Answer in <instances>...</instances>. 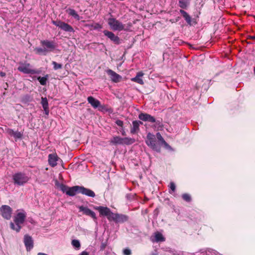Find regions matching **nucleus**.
Masks as SVG:
<instances>
[{
    "label": "nucleus",
    "instance_id": "obj_1",
    "mask_svg": "<svg viewBox=\"0 0 255 255\" xmlns=\"http://www.w3.org/2000/svg\"><path fill=\"white\" fill-rule=\"evenodd\" d=\"M26 216V213L23 210H18L17 213L14 217L13 222L10 223V229L18 233L25 220Z\"/></svg>",
    "mask_w": 255,
    "mask_h": 255
},
{
    "label": "nucleus",
    "instance_id": "obj_2",
    "mask_svg": "<svg viewBox=\"0 0 255 255\" xmlns=\"http://www.w3.org/2000/svg\"><path fill=\"white\" fill-rule=\"evenodd\" d=\"M40 44L43 47H36L34 51L38 54L46 55L48 53L53 51L56 47V44L54 41L49 40H42Z\"/></svg>",
    "mask_w": 255,
    "mask_h": 255
},
{
    "label": "nucleus",
    "instance_id": "obj_3",
    "mask_svg": "<svg viewBox=\"0 0 255 255\" xmlns=\"http://www.w3.org/2000/svg\"><path fill=\"white\" fill-rule=\"evenodd\" d=\"M12 180L14 185L23 186L28 182L29 177L24 172H17L12 175Z\"/></svg>",
    "mask_w": 255,
    "mask_h": 255
},
{
    "label": "nucleus",
    "instance_id": "obj_4",
    "mask_svg": "<svg viewBox=\"0 0 255 255\" xmlns=\"http://www.w3.org/2000/svg\"><path fill=\"white\" fill-rule=\"evenodd\" d=\"M17 70L25 74H38L40 73V70L33 69L31 65L26 61L19 62Z\"/></svg>",
    "mask_w": 255,
    "mask_h": 255
},
{
    "label": "nucleus",
    "instance_id": "obj_5",
    "mask_svg": "<svg viewBox=\"0 0 255 255\" xmlns=\"http://www.w3.org/2000/svg\"><path fill=\"white\" fill-rule=\"evenodd\" d=\"M145 143L153 150L158 152L160 151V146L157 142L155 136L153 134L150 132L147 133Z\"/></svg>",
    "mask_w": 255,
    "mask_h": 255
},
{
    "label": "nucleus",
    "instance_id": "obj_6",
    "mask_svg": "<svg viewBox=\"0 0 255 255\" xmlns=\"http://www.w3.org/2000/svg\"><path fill=\"white\" fill-rule=\"evenodd\" d=\"M108 22L111 29L113 30L121 31L124 29V25L115 18H109Z\"/></svg>",
    "mask_w": 255,
    "mask_h": 255
},
{
    "label": "nucleus",
    "instance_id": "obj_7",
    "mask_svg": "<svg viewBox=\"0 0 255 255\" xmlns=\"http://www.w3.org/2000/svg\"><path fill=\"white\" fill-rule=\"evenodd\" d=\"M52 23L65 32H74L73 28L70 25L65 22L61 20H53Z\"/></svg>",
    "mask_w": 255,
    "mask_h": 255
},
{
    "label": "nucleus",
    "instance_id": "obj_8",
    "mask_svg": "<svg viewBox=\"0 0 255 255\" xmlns=\"http://www.w3.org/2000/svg\"><path fill=\"white\" fill-rule=\"evenodd\" d=\"M95 209L99 212L101 216H106L109 221L111 220L112 214H113V213L111 212L110 209L107 207L103 206H98L95 207Z\"/></svg>",
    "mask_w": 255,
    "mask_h": 255
},
{
    "label": "nucleus",
    "instance_id": "obj_9",
    "mask_svg": "<svg viewBox=\"0 0 255 255\" xmlns=\"http://www.w3.org/2000/svg\"><path fill=\"white\" fill-rule=\"evenodd\" d=\"M0 212L3 218L9 220L11 217L12 209L8 205H2L0 208Z\"/></svg>",
    "mask_w": 255,
    "mask_h": 255
},
{
    "label": "nucleus",
    "instance_id": "obj_10",
    "mask_svg": "<svg viewBox=\"0 0 255 255\" xmlns=\"http://www.w3.org/2000/svg\"><path fill=\"white\" fill-rule=\"evenodd\" d=\"M111 217V220L116 223H124L127 221L128 219V216L118 213H113V214H112Z\"/></svg>",
    "mask_w": 255,
    "mask_h": 255
},
{
    "label": "nucleus",
    "instance_id": "obj_11",
    "mask_svg": "<svg viewBox=\"0 0 255 255\" xmlns=\"http://www.w3.org/2000/svg\"><path fill=\"white\" fill-rule=\"evenodd\" d=\"M80 212H82L83 213L86 215L90 216L94 220H96L97 219V217L96 216V214L95 212L87 207H85L84 206H80L78 207Z\"/></svg>",
    "mask_w": 255,
    "mask_h": 255
},
{
    "label": "nucleus",
    "instance_id": "obj_12",
    "mask_svg": "<svg viewBox=\"0 0 255 255\" xmlns=\"http://www.w3.org/2000/svg\"><path fill=\"white\" fill-rule=\"evenodd\" d=\"M107 73L110 76L111 80L114 83H118L122 79V77L121 75L116 73L111 69H108L106 71Z\"/></svg>",
    "mask_w": 255,
    "mask_h": 255
},
{
    "label": "nucleus",
    "instance_id": "obj_13",
    "mask_svg": "<svg viewBox=\"0 0 255 255\" xmlns=\"http://www.w3.org/2000/svg\"><path fill=\"white\" fill-rule=\"evenodd\" d=\"M23 242L27 251H30L33 248V240L30 236L28 235H24Z\"/></svg>",
    "mask_w": 255,
    "mask_h": 255
},
{
    "label": "nucleus",
    "instance_id": "obj_14",
    "mask_svg": "<svg viewBox=\"0 0 255 255\" xmlns=\"http://www.w3.org/2000/svg\"><path fill=\"white\" fill-rule=\"evenodd\" d=\"M138 119L144 122H148L151 123H154L155 122V119L150 115L146 113H141L138 115Z\"/></svg>",
    "mask_w": 255,
    "mask_h": 255
},
{
    "label": "nucleus",
    "instance_id": "obj_15",
    "mask_svg": "<svg viewBox=\"0 0 255 255\" xmlns=\"http://www.w3.org/2000/svg\"><path fill=\"white\" fill-rule=\"evenodd\" d=\"M103 33L104 35L107 36L111 41L116 44H119L120 43V38L116 35L113 32L108 30H104Z\"/></svg>",
    "mask_w": 255,
    "mask_h": 255
},
{
    "label": "nucleus",
    "instance_id": "obj_16",
    "mask_svg": "<svg viewBox=\"0 0 255 255\" xmlns=\"http://www.w3.org/2000/svg\"><path fill=\"white\" fill-rule=\"evenodd\" d=\"M6 133L10 136L13 137L16 141L17 139H21L23 135V133L22 132L17 130L14 131L11 128H7L6 129Z\"/></svg>",
    "mask_w": 255,
    "mask_h": 255
},
{
    "label": "nucleus",
    "instance_id": "obj_17",
    "mask_svg": "<svg viewBox=\"0 0 255 255\" xmlns=\"http://www.w3.org/2000/svg\"><path fill=\"white\" fill-rule=\"evenodd\" d=\"M60 158L56 153L49 154L48 155V163L52 167L57 165V161Z\"/></svg>",
    "mask_w": 255,
    "mask_h": 255
},
{
    "label": "nucleus",
    "instance_id": "obj_18",
    "mask_svg": "<svg viewBox=\"0 0 255 255\" xmlns=\"http://www.w3.org/2000/svg\"><path fill=\"white\" fill-rule=\"evenodd\" d=\"M194 255H218V253L215 250L208 249H202L200 252L196 253Z\"/></svg>",
    "mask_w": 255,
    "mask_h": 255
},
{
    "label": "nucleus",
    "instance_id": "obj_19",
    "mask_svg": "<svg viewBox=\"0 0 255 255\" xmlns=\"http://www.w3.org/2000/svg\"><path fill=\"white\" fill-rule=\"evenodd\" d=\"M79 193L90 197H94L95 196V194L94 191L83 186H80Z\"/></svg>",
    "mask_w": 255,
    "mask_h": 255
},
{
    "label": "nucleus",
    "instance_id": "obj_20",
    "mask_svg": "<svg viewBox=\"0 0 255 255\" xmlns=\"http://www.w3.org/2000/svg\"><path fill=\"white\" fill-rule=\"evenodd\" d=\"M80 186H74L72 187H68L66 191V194L70 196H75L77 193H79Z\"/></svg>",
    "mask_w": 255,
    "mask_h": 255
},
{
    "label": "nucleus",
    "instance_id": "obj_21",
    "mask_svg": "<svg viewBox=\"0 0 255 255\" xmlns=\"http://www.w3.org/2000/svg\"><path fill=\"white\" fill-rule=\"evenodd\" d=\"M143 123L140 121H134L132 123V128L130 129V133L134 134L137 132L139 130V126Z\"/></svg>",
    "mask_w": 255,
    "mask_h": 255
},
{
    "label": "nucleus",
    "instance_id": "obj_22",
    "mask_svg": "<svg viewBox=\"0 0 255 255\" xmlns=\"http://www.w3.org/2000/svg\"><path fill=\"white\" fill-rule=\"evenodd\" d=\"M150 240L152 242H160L165 241V238L163 237L162 234L159 232H156L153 236L151 237Z\"/></svg>",
    "mask_w": 255,
    "mask_h": 255
},
{
    "label": "nucleus",
    "instance_id": "obj_23",
    "mask_svg": "<svg viewBox=\"0 0 255 255\" xmlns=\"http://www.w3.org/2000/svg\"><path fill=\"white\" fill-rule=\"evenodd\" d=\"M87 101L89 104L95 109L101 106L100 102L92 96L88 97Z\"/></svg>",
    "mask_w": 255,
    "mask_h": 255
},
{
    "label": "nucleus",
    "instance_id": "obj_24",
    "mask_svg": "<svg viewBox=\"0 0 255 255\" xmlns=\"http://www.w3.org/2000/svg\"><path fill=\"white\" fill-rule=\"evenodd\" d=\"M179 12L182 14L183 17L187 22V23L190 25H192V17L190 15L184 10L180 9Z\"/></svg>",
    "mask_w": 255,
    "mask_h": 255
},
{
    "label": "nucleus",
    "instance_id": "obj_25",
    "mask_svg": "<svg viewBox=\"0 0 255 255\" xmlns=\"http://www.w3.org/2000/svg\"><path fill=\"white\" fill-rule=\"evenodd\" d=\"M143 73L142 72H138L135 77L131 78V80L133 82L137 83L140 85L144 84L143 81L141 77L143 76Z\"/></svg>",
    "mask_w": 255,
    "mask_h": 255
},
{
    "label": "nucleus",
    "instance_id": "obj_26",
    "mask_svg": "<svg viewBox=\"0 0 255 255\" xmlns=\"http://www.w3.org/2000/svg\"><path fill=\"white\" fill-rule=\"evenodd\" d=\"M123 138L119 136H114L110 140L111 144L113 145H123Z\"/></svg>",
    "mask_w": 255,
    "mask_h": 255
},
{
    "label": "nucleus",
    "instance_id": "obj_27",
    "mask_svg": "<svg viewBox=\"0 0 255 255\" xmlns=\"http://www.w3.org/2000/svg\"><path fill=\"white\" fill-rule=\"evenodd\" d=\"M67 12L71 16L73 17L77 20L81 19V17L78 15L75 10L71 8H69L66 10Z\"/></svg>",
    "mask_w": 255,
    "mask_h": 255
},
{
    "label": "nucleus",
    "instance_id": "obj_28",
    "mask_svg": "<svg viewBox=\"0 0 255 255\" xmlns=\"http://www.w3.org/2000/svg\"><path fill=\"white\" fill-rule=\"evenodd\" d=\"M189 0H179L178 2L179 6L181 9H187L189 5Z\"/></svg>",
    "mask_w": 255,
    "mask_h": 255
},
{
    "label": "nucleus",
    "instance_id": "obj_29",
    "mask_svg": "<svg viewBox=\"0 0 255 255\" xmlns=\"http://www.w3.org/2000/svg\"><path fill=\"white\" fill-rule=\"evenodd\" d=\"M55 186L57 188L59 189L61 191H62L63 193H66L67 191L68 187L66 185L59 183L57 180L55 181Z\"/></svg>",
    "mask_w": 255,
    "mask_h": 255
},
{
    "label": "nucleus",
    "instance_id": "obj_30",
    "mask_svg": "<svg viewBox=\"0 0 255 255\" xmlns=\"http://www.w3.org/2000/svg\"><path fill=\"white\" fill-rule=\"evenodd\" d=\"M49 76L48 74H46L44 77H38L37 78V80L40 82L41 85L44 86L46 84L47 81L48 79Z\"/></svg>",
    "mask_w": 255,
    "mask_h": 255
},
{
    "label": "nucleus",
    "instance_id": "obj_31",
    "mask_svg": "<svg viewBox=\"0 0 255 255\" xmlns=\"http://www.w3.org/2000/svg\"><path fill=\"white\" fill-rule=\"evenodd\" d=\"M135 139L131 137H124L123 138V144L130 145L134 143Z\"/></svg>",
    "mask_w": 255,
    "mask_h": 255
},
{
    "label": "nucleus",
    "instance_id": "obj_32",
    "mask_svg": "<svg viewBox=\"0 0 255 255\" xmlns=\"http://www.w3.org/2000/svg\"><path fill=\"white\" fill-rule=\"evenodd\" d=\"M72 246L76 250H79L81 247V244L78 240L74 239L71 242Z\"/></svg>",
    "mask_w": 255,
    "mask_h": 255
},
{
    "label": "nucleus",
    "instance_id": "obj_33",
    "mask_svg": "<svg viewBox=\"0 0 255 255\" xmlns=\"http://www.w3.org/2000/svg\"><path fill=\"white\" fill-rule=\"evenodd\" d=\"M86 26L92 28L94 30L100 29L102 28V26L98 23H94L92 24H88L86 25Z\"/></svg>",
    "mask_w": 255,
    "mask_h": 255
},
{
    "label": "nucleus",
    "instance_id": "obj_34",
    "mask_svg": "<svg viewBox=\"0 0 255 255\" xmlns=\"http://www.w3.org/2000/svg\"><path fill=\"white\" fill-rule=\"evenodd\" d=\"M169 187V193L170 194H172L173 193L175 192L176 190V185L173 182H170Z\"/></svg>",
    "mask_w": 255,
    "mask_h": 255
},
{
    "label": "nucleus",
    "instance_id": "obj_35",
    "mask_svg": "<svg viewBox=\"0 0 255 255\" xmlns=\"http://www.w3.org/2000/svg\"><path fill=\"white\" fill-rule=\"evenodd\" d=\"M32 101V98L29 95H26L22 97L21 102L24 104H27Z\"/></svg>",
    "mask_w": 255,
    "mask_h": 255
},
{
    "label": "nucleus",
    "instance_id": "obj_36",
    "mask_svg": "<svg viewBox=\"0 0 255 255\" xmlns=\"http://www.w3.org/2000/svg\"><path fill=\"white\" fill-rule=\"evenodd\" d=\"M156 135L158 142V144L160 146L165 141L159 132H157Z\"/></svg>",
    "mask_w": 255,
    "mask_h": 255
},
{
    "label": "nucleus",
    "instance_id": "obj_37",
    "mask_svg": "<svg viewBox=\"0 0 255 255\" xmlns=\"http://www.w3.org/2000/svg\"><path fill=\"white\" fill-rule=\"evenodd\" d=\"M41 104L42 106V108H43V109H45V108H48V102L46 97H42Z\"/></svg>",
    "mask_w": 255,
    "mask_h": 255
},
{
    "label": "nucleus",
    "instance_id": "obj_38",
    "mask_svg": "<svg viewBox=\"0 0 255 255\" xmlns=\"http://www.w3.org/2000/svg\"><path fill=\"white\" fill-rule=\"evenodd\" d=\"M182 198L184 201L187 202H189L191 201V196L187 193L183 194L182 195Z\"/></svg>",
    "mask_w": 255,
    "mask_h": 255
},
{
    "label": "nucleus",
    "instance_id": "obj_39",
    "mask_svg": "<svg viewBox=\"0 0 255 255\" xmlns=\"http://www.w3.org/2000/svg\"><path fill=\"white\" fill-rule=\"evenodd\" d=\"M52 64L53 65V69L55 70L61 69L62 67V65L61 64L57 63L55 61H53L52 62Z\"/></svg>",
    "mask_w": 255,
    "mask_h": 255
},
{
    "label": "nucleus",
    "instance_id": "obj_40",
    "mask_svg": "<svg viewBox=\"0 0 255 255\" xmlns=\"http://www.w3.org/2000/svg\"><path fill=\"white\" fill-rule=\"evenodd\" d=\"M135 195H136L135 194H132V193L128 194L126 195V198L128 200L131 201V200H133L134 199Z\"/></svg>",
    "mask_w": 255,
    "mask_h": 255
},
{
    "label": "nucleus",
    "instance_id": "obj_41",
    "mask_svg": "<svg viewBox=\"0 0 255 255\" xmlns=\"http://www.w3.org/2000/svg\"><path fill=\"white\" fill-rule=\"evenodd\" d=\"M123 254L124 255H131V251L128 248H126L123 250Z\"/></svg>",
    "mask_w": 255,
    "mask_h": 255
},
{
    "label": "nucleus",
    "instance_id": "obj_42",
    "mask_svg": "<svg viewBox=\"0 0 255 255\" xmlns=\"http://www.w3.org/2000/svg\"><path fill=\"white\" fill-rule=\"evenodd\" d=\"M161 145H163L164 146V147L168 150H169L171 151L173 150V149L171 147V146H170L166 141H165V142L163 143Z\"/></svg>",
    "mask_w": 255,
    "mask_h": 255
},
{
    "label": "nucleus",
    "instance_id": "obj_43",
    "mask_svg": "<svg viewBox=\"0 0 255 255\" xmlns=\"http://www.w3.org/2000/svg\"><path fill=\"white\" fill-rule=\"evenodd\" d=\"M116 124L119 127H123L124 125L123 121L118 120L116 121Z\"/></svg>",
    "mask_w": 255,
    "mask_h": 255
},
{
    "label": "nucleus",
    "instance_id": "obj_44",
    "mask_svg": "<svg viewBox=\"0 0 255 255\" xmlns=\"http://www.w3.org/2000/svg\"><path fill=\"white\" fill-rule=\"evenodd\" d=\"M43 110L44 111L45 114L46 115H48L49 112V108H45V109H43Z\"/></svg>",
    "mask_w": 255,
    "mask_h": 255
},
{
    "label": "nucleus",
    "instance_id": "obj_45",
    "mask_svg": "<svg viewBox=\"0 0 255 255\" xmlns=\"http://www.w3.org/2000/svg\"><path fill=\"white\" fill-rule=\"evenodd\" d=\"M180 17H177L175 20L173 19H171L170 21H171L172 22H177L180 20Z\"/></svg>",
    "mask_w": 255,
    "mask_h": 255
},
{
    "label": "nucleus",
    "instance_id": "obj_46",
    "mask_svg": "<svg viewBox=\"0 0 255 255\" xmlns=\"http://www.w3.org/2000/svg\"><path fill=\"white\" fill-rule=\"evenodd\" d=\"M154 123H155L157 125L159 126L160 125H161V121L160 120H155V122Z\"/></svg>",
    "mask_w": 255,
    "mask_h": 255
},
{
    "label": "nucleus",
    "instance_id": "obj_47",
    "mask_svg": "<svg viewBox=\"0 0 255 255\" xmlns=\"http://www.w3.org/2000/svg\"><path fill=\"white\" fill-rule=\"evenodd\" d=\"M80 255H89V254L86 251H83L80 254Z\"/></svg>",
    "mask_w": 255,
    "mask_h": 255
},
{
    "label": "nucleus",
    "instance_id": "obj_48",
    "mask_svg": "<svg viewBox=\"0 0 255 255\" xmlns=\"http://www.w3.org/2000/svg\"><path fill=\"white\" fill-rule=\"evenodd\" d=\"M5 73L3 72H0V76L1 77H4L5 76Z\"/></svg>",
    "mask_w": 255,
    "mask_h": 255
},
{
    "label": "nucleus",
    "instance_id": "obj_49",
    "mask_svg": "<svg viewBox=\"0 0 255 255\" xmlns=\"http://www.w3.org/2000/svg\"><path fill=\"white\" fill-rule=\"evenodd\" d=\"M150 255H158L157 252L156 251H154V252L151 253Z\"/></svg>",
    "mask_w": 255,
    "mask_h": 255
},
{
    "label": "nucleus",
    "instance_id": "obj_50",
    "mask_svg": "<svg viewBox=\"0 0 255 255\" xmlns=\"http://www.w3.org/2000/svg\"><path fill=\"white\" fill-rule=\"evenodd\" d=\"M122 134L123 135H126V131H125V130L124 129H123V130L122 131Z\"/></svg>",
    "mask_w": 255,
    "mask_h": 255
},
{
    "label": "nucleus",
    "instance_id": "obj_51",
    "mask_svg": "<svg viewBox=\"0 0 255 255\" xmlns=\"http://www.w3.org/2000/svg\"><path fill=\"white\" fill-rule=\"evenodd\" d=\"M105 245L104 244H102L101 247V250H103L105 249Z\"/></svg>",
    "mask_w": 255,
    "mask_h": 255
},
{
    "label": "nucleus",
    "instance_id": "obj_52",
    "mask_svg": "<svg viewBox=\"0 0 255 255\" xmlns=\"http://www.w3.org/2000/svg\"><path fill=\"white\" fill-rule=\"evenodd\" d=\"M250 38L252 39H255V35L254 36H251Z\"/></svg>",
    "mask_w": 255,
    "mask_h": 255
},
{
    "label": "nucleus",
    "instance_id": "obj_53",
    "mask_svg": "<svg viewBox=\"0 0 255 255\" xmlns=\"http://www.w3.org/2000/svg\"><path fill=\"white\" fill-rule=\"evenodd\" d=\"M254 72H255V68H254Z\"/></svg>",
    "mask_w": 255,
    "mask_h": 255
}]
</instances>
